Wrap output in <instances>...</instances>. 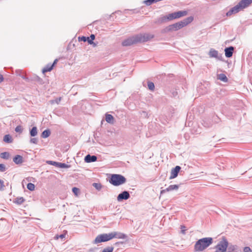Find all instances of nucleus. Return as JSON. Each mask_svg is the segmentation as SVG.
<instances>
[{"mask_svg":"<svg viewBox=\"0 0 252 252\" xmlns=\"http://www.w3.org/2000/svg\"><path fill=\"white\" fill-rule=\"evenodd\" d=\"M37 142H38V139L36 138L33 137V138H31V139H30V143H32V144H37Z\"/></svg>","mask_w":252,"mask_h":252,"instance_id":"obj_42","label":"nucleus"},{"mask_svg":"<svg viewBox=\"0 0 252 252\" xmlns=\"http://www.w3.org/2000/svg\"><path fill=\"white\" fill-rule=\"evenodd\" d=\"M92 186L97 190H101L102 188V186L100 183H93Z\"/></svg>","mask_w":252,"mask_h":252,"instance_id":"obj_31","label":"nucleus"},{"mask_svg":"<svg viewBox=\"0 0 252 252\" xmlns=\"http://www.w3.org/2000/svg\"><path fill=\"white\" fill-rule=\"evenodd\" d=\"M71 165L70 164H67L63 162H59L58 163V167L61 168H68L70 167Z\"/></svg>","mask_w":252,"mask_h":252,"instance_id":"obj_30","label":"nucleus"},{"mask_svg":"<svg viewBox=\"0 0 252 252\" xmlns=\"http://www.w3.org/2000/svg\"><path fill=\"white\" fill-rule=\"evenodd\" d=\"M112 236L111 233L100 234L95 237V239L93 241V243L94 244H97L109 241L112 240Z\"/></svg>","mask_w":252,"mask_h":252,"instance_id":"obj_6","label":"nucleus"},{"mask_svg":"<svg viewBox=\"0 0 252 252\" xmlns=\"http://www.w3.org/2000/svg\"><path fill=\"white\" fill-rule=\"evenodd\" d=\"M228 248L226 252H241L240 248L236 245L228 243Z\"/></svg>","mask_w":252,"mask_h":252,"instance_id":"obj_14","label":"nucleus"},{"mask_svg":"<svg viewBox=\"0 0 252 252\" xmlns=\"http://www.w3.org/2000/svg\"><path fill=\"white\" fill-rule=\"evenodd\" d=\"M138 43H144L154 38L155 35L150 33H139L136 34Z\"/></svg>","mask_w":252,"mask_h":252,"instance_id":"obj_7","label":"nucleus"},{"mask_svg":"<svg viewBox=\"0 0 252 252\" xmlns=\"http://www.w3.org/2000/svg\"><path fill=\"white\" fill-rule=\"evenodd\" d=\"M61 97H58L56 99L54 100H52L50 101L51 104H54L55 103L57 104H59L60 102L61 101Z\"/></svg>","mask_w":252,"mask_h":252,"instance_id":"obj_40","label":"nucleus"},{"mask_svg":"<svg viewBox=\"0 0 252 252\" xmlns=\"http://www.w3.org/2000/svg\"><path fill=\"white\" fill-rule=\"evenodd\" d=\"M65 234H61L60 235H56L55 236L54 238L56 240H58L59 238L63 239V238H65Z\"/></svg>","mask_w":252,"mask_h":252,"instance_id":"obj_41","label":"nucleus"},{"mask_svg":"<svg viewBox=\"0 0 252 252\" xmlns=\"http://www.w3.org/2000/svg\"><path fill=\"white\" fill-rule=\"evenodd\" d=\"M114 13H112L111 15H106L105 17V20H111V18L112 17V15Z\"/></svg>","mask_w":252,"mask_h":252,"instance_id":"obj_47","label":"nucleus"},{"mask_svg":"<svg viewBox=\"0 0 252 252\" xmlns=\"http://www.w3.org/2000/svg\"><path fill=\"white\" fill-rule=\"evenodd\" d=\"M3 76L0 74V83H1V82H2L3 81Z\"/></svg>","mask_w":252,"mask_h":252,"instance_id":"obj_52","label":"nucleus"},{"mask_svg":"<svg viewBox=\"0 0 252 252\" xmlns=\"http://www.w3.org/2000/svg\"><path fill=\"white\" fill-rule=\"evenodd\" d=\"M213 243V238L212 237H204L198 240L194 246V250L195 252H202L211 245Z\"/></svg>","mask_w":252,"mask_h":252,"instance_id":"obj_1","label":"nucleus"},{"mask_svg":"<svg viewBox=\"0 0 252 252\" xmlns=\"http://www.w3.org/2000/svg\"><path fill=\"white\" fill-rule=\"evenodd\" d=\"M122 242H117L114 244L115 245L119 246L120 244H123Z\"/></svg>","mask_w":252,"mask_h":252,"instance_id":"obj_51","label":"nucleus"},{"mask_svg":"<svg viewBox=\"0 0 252 252\" xmlns=\"http://www.w3.org/2000/svg\"><path fill=\"white\" fill-rule=\"evenodd\" d=\"M179 185H170L168 188L166 189L167 191H172L173 190H177L179 188Z\"/></svg>","mask_w":252,"mask_h":252,"instance_id":"obj_26","label":"nucleus"},{"mask_svg":"<svg viewBox=\"0 0 252 252\" xmlns=\"http://www.w3.org/2000/svg\"><path fill=\"white\" fill-rule=\"evenodd\" d=\"M108 181L111 185L117 187L126 183V179L121 174H112L110 175Z\"/></svg>","mask_w":252,"mask_h":252,"instance_id":"obj_3","label":"nucleus"},{"mask_svg":"<svg viewBox=\"0 0 252 252\" xmlns=\"http://www.w3.org/2000/svg\"><path fill=\"white\" fill-rule=\"evenodd\" d=\"M251 3H252V0H241L236 5L230 8L226 15L230 16L233 14L237 13L242 9L247 7Z\"/></svg>","mask_w":252,"mask_h":252,"instance_id":"obj_2","label":"nucleus"},{"mask_svg":"<svg viewBox=\"0 0 252 252\" xmlns=\"http://www.w3.org/2000/svg\"><path fill=\"white\" fill-rule=\"evenodd\" d=\"M6 170V167L4 164L0 163V172H4Z\"/></svg>","mask_w":252,"mask_h":252,"instance_id":"obj_43","label":"nucleus"},{"mask_svg":"<svg viewBox=\"0 0 252 252\" xmlns=\"http://www.w3.org/2000/svg\"><path fill=\"white\" fill-rule=\"evenodd\" d=\"M177 94H178V93L176 91H174L172 93V95L173 97H176L177 95Z\"/></svg>","mask_w":252,"mask_h":252,"instance_id":"obj_50","label":"nucleus"},{"mask_svg":"<svg viewBox=\"0 0 252 252\" xmlns=\"http://www.w3.org/2000/svg\"><path fill=\"white\" fill-rule=\"evenodd\" d=\"M244 252H252V249L249 247H245L243 248Z\"/></svg>","mask_w":252,"mask_h":252,"instance_id":"obj_44","label":"nucleus"},{"mask_svg":"<svg viewBox=\"0 0 252 252\" xmlns=\"http://www.w3.org/2000/svg\"><path fill=\"white\" fill-rule=\"evenodd\" d=\"M92 45H93L94 46H95L96 45V44L94 43V44H93Z\"/></svg>","mask_w":252,"mask_h":252,"instance_id":"obj_54","label":"nucleus"},{"mask_svg":"<svg viewBox=\"0 0 252 252\" xmlns=\"http://www.w3.org/2000/svg\"><path fill=\"white\" fill-rule=\"evenodd\" d=\"M10 154L7 152H4L0 154V157L4 159H8L9 158Z\"/></svg>","mask_w":252,"mask_h":252,"instance_id":"obj_29","label":"nucleus"},{"mask_svg":"<svg viewBox=\"0 0 252 252\" xmlns=\"http://www.w3.org/2000/svg\"><path fill=\"white\" fill-rule=\"evenodd\" d=\"M97 158L95 155H87L84 158V161L86 163H91L97 161Z\"/></svg>","mask_w":252,"mask_h":252,"instance_id":"obj_16","label":"nucleus"},{"mask_svg":"<svg viewBox=\"0 0 252 252\" xmlns=\"http://www.w3.org/2000/svg\"><path fill=\"white\" fill-rule=\"evenodd\" d=\"M228 242L225 237H223L217 245L214 248L216 249L215 252H226Z\"/></svg>","mask_w":252,"mask_h":252,"instance_id":"obj_5","label":"nucleus"},{"mask_svg":"<svg viewBox=\"0 0 252 252\" xmlns=\"http://www.w3.org/2000/svg\"><path fill=\"white\" fill-rule=\"evenodd\" d=\"M208 54L211 58H215L218 60L222 61V54H219L218 51L214 48H211Z\"/></svg>","mask_w":252,"mask_h":252,"instance_id":"obj_10","label":"nucleus"},{"mask_svg":"<svg viewBox=\"0 0 252 252\" xmlns=\"http://www.w3.org/2000/svg\"><path fill=\"white\" fill-rule=\"evenodd\" d=\"M90 251L93 252V250L92 249H91V250H90Z\"/></svg>","mask_w":252,"mask_h":252,"instance_id":"obj_55","label":"nucleus"},{"mask_svg":"<svg viewBox=\"0 0 252 252\" xmlns=\"http://www.w3.org/2000/svg\"><path fill=\"white\" fill-rule=\"evenodd\" d=\"M37 134V128L36 126H33L30 130V135L31 137H34Z\"/></svg>","mask_w":252,"mask_h":252,"instance_id":"obj_24","label":"nucleus"},{"mask_svg":"<svg viewBox=\"0 0 252 252\" xmlns=\"http://www.w3.org/2000/svg\"><path fill=\"white\" fill-rule=\"evenodd\" d=\"M87 41L88 42V44L90 45H92L93 44H94V40L95 39V35L94 34H92L90 37L87 36Z\"/></svg>","mask_w":252,"mask_h":252,"instance_id":"obj_27","label":"nucleus"},{"mask_svg":"<svg viewBox=\"0 0 252 252\" xmlns=\"http://www.w3.org/2000/svg\"><path fill=\"white\" fill-rule=\"evenodd\" d=\"M3 140L5 143L10 144L12 143L13 138L10 134H7L4 136Z\"/></svg>","mask_w":252,"mask_h":252,"instance_id":"obj_20","label":"nucleus"},{"mask_svg":"<svg viewBox=\"0 0 252 252\" xmlns=\"http://www.w3.org/2000/svg\"><path fill=\"white\" fill-rule=\"evenodd\" d=\"M193 20V17L189 16L186 18H185L182 21L173 24L174 31H177L181 29L183 27L187 26L190 24Z\"/></svg>","mask_w":252,"mask_h":252,"instance_id":"obj_4","label":"nucleus"},{"mask_svg":"<svg viewBox=\"0 0 252 252\" xmlns=\"http://www.w3.org/2000/svg\"><path fill=\"white\" fill-rule=\"evenodd\" d=\"M137 43H138V41L136 34H135L123 40L122 42V45L124 47H127Z\"/></svg>","mask_w":252,"mask_h":252,"instance_id":"obj_9","label":"nucleus"},{"mask_svg":"<svg viewBox=\"0 0 252 252\" xmlns=\"http://www.w3.org/2000/svg\"><path fill=\"white\" fill-rule=\"evenodd\" d=\"M185 228H186V227L185 226L181 225V231L182 234H185V231H186Z\"/></svg>","mask_w":252,"mask_h":252,"instance_id":"obj_46","label":"nucleus"},{"mask_svg":"<svg viewBox=\"0 0 252 252\" xmlns=\"http://www.w3.org/2000/svg\"><path fill=\"white\" fill-rule=\"evenodd\" d=\"M35 81L37 82L39 84L42 85L44 83L42 79L40 78L38 76H36L35 79Z\"/></svg>","mask_w":252,"mask_h":252,"instance_id":"obj_39","label":"nucleus"},{"mask_svg":"<svg viewBox=\"0 0 252 252\" xmlns=\"http://www.w3.org/2000/svg\"><path fill=\"white\" fill-rule=\"evenodd\" d=\"M87 39H88L87 36H79L78 38L79 41H83V42H86Z\"/></svg>","mask_w":252,"mask_h":252,"instance_id":"obj_38","label":"nucleus"},{"mask_svg":"<svg viewBox=\"0 0 252 252\" xmlns=\"http://www.w3.org/2000/svg\"><path fill=\"white\" fill-rule=\"evenodd\" d=\"M218 79L225 83L228 82V78L227 76L223 73L218 74Z\"/></svg>","mask_w":252,"mask_h":252,"instance_id":"obj_22","label":"nucleus"},{"mask_svg":"<svg viewBox=\"0 0 252 252\" xmlns=\"http://www.w3.org/2000/svg\"><path fill=\"white\" fill-rule=\"evenodd\" d=\"M235 48L233 46H229L224 49L225 56L227 58L232 57Z\"/></svg>","mask_w":252,"mask_h":252,"instance_id":"obj_15","label":"nucleus"},{"mask_svg":"<svg viewBox=\"0 0 252 252\" xmlns=\"http://www.w3.org/2000/svg\"><path fill=\"white\" fill-rule=\"evenodd\" d=\"M15 131L19 133H22L23 131V128L22 126L20 125L17 126L15 128Z\"/></svg>","mask_w":252,"mask_h":252,"instance_id":"obj_37","label":"nucleus"},{"mask_svg":"<svg viewBox=\"0 0 252 252\" xmlns=\"http://www.w3.org/2000/svg\"><path fill=\"white\" fill-rule=\"evenodd\" d=\"M105 120L110 124H113L115 121L114 117L112 115L107 113L105 114Z\"/></svg>","mask_w":252,"mask_h":252,"instance_id":"obj_19","label":"nucleus"},{"mask_svg":"<svg viewBox=\"0 0 252 252\" xmlns=\"http://www.w3.org/2000/svg\"><path fill=\"white\" fill-rule=\"evenodd\" d=\"M147 86L148 89L152 92H153L155 89V86L153 82L150 81H147Z\"/></svg>","mask_w":252,"mask_h":252,"instance_id":"obj_28","label":"nucleus"},{"mask_svg":"<svg viewBox=\"0 0 252 252\" xmlns=\"http://www.w3.org/2000/svg\"><path fill=\"white\" fill-rule=\"evenodd\" d=\"M167 191L166 190V189H162L160 191V194H163L164 193H165V192Z\"/></svg>","mask_w":252,"mask_h":252,"instance_id":"obj_53","label":"nucleus"},{"mask_svg":"<svg viewBox=\"0 0 252 252\" xmlns=\"http://www.w3.org/2000/svg\"><path fill=\"white\" fill-rule=\"evenodd\" d=\"M25 199H24V197H19L16 198L13 200V203H16L18 205H21L25 201Z\"/></svg>","mask_w":252,"mask_h":252,"instance_id":"obj_25","label":"nucleus"},{"mask_svg":"<svg viewBox=\"0 0 252 252\" xmlns=\"http://www.w3.org/2000/svg\"><path fill=\"white\" fill-rule=\"evenodd\" d=\"M111 236H112V239L113 238H118V239H126L127 237V236L123 233L120 232H117V231H113L111 232Z\"/></svg>","mask_w":252,"mask_h":252,"instance_id":"obj_13","label":"nucleus"},{"mask_svg":"<svg viewBox=\"0 0 252 252\" xmlns=\"http://www.w3.org/2000/svg\"><path fill=\"white\" fill-rule=\"evenodd\" d=\"M72 191L75 195L78 196L80 192V190L76 187H73L72 188Z\"/></svg>","mask_w":252,"mask_h":252,"instance_id":"obj_36","label":"nucleus"},{"mask_svg":"<svg viewBox=\"0 0 252 252\" xmlns=\"http://www.w3.org/2000/svg\"><path fill=\"white\" fill-rule=\"evenodd\" d=\"M114 250V247L112 246L107 247L104 248L101 252H113Z\"/></svg>","mask_w":252,"mask_h":252,"instance_id":"obj_34","label":"nucleus"},{"mask_svg":"<svg viewBox=\"0 0 252 252\" xmlns=\"http://www.w3.org/2000/svg\"><path fill=\"white\" fill-rule=\"evenodd\" d=\"M13 161L16 164H20L24 161L23 158L21 155H17L13 157Z\"/></svg>","mask_w":252,"mask_h":252,"instance_id":"obj_17","label":"nucleus"},{"mask_svg":"<svg viewBox=\"0 0 252 252\" xmlns=\"http://www.w3.org/2000/svg\"><path fill=\"white\" fill-rule=\"evenodd\" d=\"M54 67L51 65V63L47 64L46 66L42 69V72L43 73H45L47 72L51 71Z\"/></svg>","mask_w":252,"mask_h":252,"instance_id":"obj_21","label":"nucleus"},{"mask_svg":"<svg viewBox=\"0 0 252 252\" xmlns=\"http://www.w3.org/2000/svg\"><path fill=\"white\" fill-rule=\"evenodd\" d=\"M168 15H163L161 16L158 20V22L160 23H163L165 22L166 21H168Z\"/></svg>","mask_w":252,"mask_h":252,"instance_id":"obj_32","label":"nucleus"},{"mask_svg":"<svg viewBox=\"0 0 252 252\" xmlns=\"http://www.w3.org/2000/svg\"><path fill=\"white\" fill-rule=\"evenodd\" d=\"M130 196L129 191L124 190L118 194L117 199L118 202H122L123 200H127L130 198Z\"/></svg>","mask_w":252,"mask_h":252,"instance_id":"obj_11","label":"nucleus"},{"mask_svg":"<svg viewBox=\"0 0 252 252\" xmlns=\"http://www.w3.org/2000/svg\"><path fill=\"white\" fill-rule=\"evenodd\" d=\"M4 187L3 181L0 179V190H3V187Z\"/></svg>","mask_w":252,"mask_h":252,"instance_id":"obj_45","label":"nucleus"},{"mask_svg":"<svg viewBox=\"0 0 252 252\" xmlns=\"http://www.w3.org/2000/svg\"><path fill=\"white\" fill-rule=\"evenodd\" d=\"M46 163L49 165H53L58 167L59 162L53 160H47Z\"/></svg>","mask_w":252,"mask_h":252,"instance_id":"obj_35","label":"nucleus"},{"mask_svg":"<svg viewBox=\"0 0 252 252\" xmlns=\"http://www.w3.org/2000/svg\"><path fill=\"white\" fill-rule=\"evenodd\" d=\"M187 14V10L178 11L168 14L167 18H168V21H172L185 16Z\"/></svg>","mask_w":252,"mask_h":252,"instance_id":"obj_8","label":"nucleus"},{"mask_svg":"<svg viewBox=\"0 0 252 252\" xmlns=\"http://www.w3.org/2000/svg\"><path fill=\"white\" fill-rule=\"evenodd\" d=\"M181 169V167L179 165H177L175 167L173 168L171 171L169 179H173L176 178L178 176Z\"/></svg>","mask_w":252,"mask_h":252,"instance_id":"obj_12","label":"nucleus"},{"mask_svg":"<svg viewBox=\"0 0 252 252\" xmlns=\"http://www.w3.org/2000/svg\"><path fill=\"white\" fill-rule=\"evenodd\" d=\"M21 77L27 82H29L30 81L29 78L25 75L21 76Z\"/></svg>","mask_w":252,"mask_h":252,"instance_id":"obj_48","label":"nucleus"},{"mask_svg":"<svg viewBox=\"0 0 252 252\" xmlns=\"http://www.w3.org/2000/svg\"><path fill=\"white\" fill-rule=\"evenodd\" d=\"M27 188L29 190L33 191L35 189V185L32 183H29L27 185Z\"/></svg>","mask_w":252,"mask_h":252,"instance_id":"obj_33","label":"nucleus"},{"mask_svg":"<svg viewBox=\"0 0 252 252\" xmlns=\"http://www.w3.org/2000/svg\"><path fill=\"white\" fill-rule=\"evenodd\" d=\"M172 31H174V29L173 27V25L171 24L162 29L161 31V32L162 33H165Z\"/></svg>","mask_w":252,"mask_h":252,"instance_id":"obj_18","label":"nucleus"},{"mask_svg":"<svg viewBox=\"0 0 252 252\" xmlns=\"http://www.w3.org/2000/svg\"><path fill=\"white\" fill-rule=\"evenodd\" d=\"M51 134V131L49 129L44 130L41 133V137L43 138H46L48 137Z\"/></svg>","mask_w":252,"mask_h":252,"instance_id":"obj_23","label":"nucleus"},{"mask_svg":"<svg viewBox=\"0 0 252 252\" xmlns=\"http://www.w3.org/2000/svg\"><path fill=\"white\" fill-rule=\"evenodd\" d=\"M58 62V59H55V60L54 61L53 63L51 64V65H52L53 67H54V66H55V65Z\"/></svg>","mask_w":252,"mask_h":252,"instance_id":"obj_49","label":"nucleus"}]
</instances>
